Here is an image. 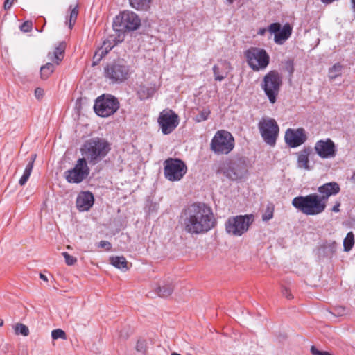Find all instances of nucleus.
Instances as JSON below:
<instances>
[{
	"label": "nucleus",
	"mask_w": 355,
	"mask_h": 355,
	"mask_svg": "<svg viewBox=\"0 0 355 355\" xmlns=\"http://www.w3.org/2000/svg\"><path fill=\"white\" fill-rule=\"evenodd\" d=\"M182 221L184 231L191 234L207 233L216 223L211 207L204 202L188 205L182 212Z\"/></svg>",
	"instance_id": "nucleus-1"
},
{
	"label": "nucleus",
	"mask_w": 355,
	"mask_h": 355,
	"mask_svg": "<svg viewBox=\"0 0 355 355\" xmlns=\"http://www.w3.org/2000/svg\"><path fill=\"white\" fill-rule=\"evenodd\" d=\"M110 150V144L103 138H92L85 141L80 148L83 155L82 159H85L91 166H94L103 160Z\"/></svg>",
	"instance_id": "nucleus-2"
},
{
	"label": "nucleus",
	"mask_w": 355,
	"mask_h": 355,
	"mask_svg": "<svg viewBox=\"0 0 355 355\" xmlns=\"http://www.w3.org/2000/svg\"><path fill=\"white\" fill-rule=\"evenodd\" d=\"M131 73V66L127 60L121 58L107 62L103 72L105 80L112 85L125 82L130 78Z\"/></svg>",
	"instance_id": "nucleus-3"
},
{
	"label": "nucleus",
	"mask_w": 355,
	"mask_h": 355,
	"mask_svg": "<svg viewBox=\"0 0 355 355\" xmlns=\"http://www.w3.org/2000/svg\"><path fill=\"white\" fill-rule=\"evenodd\" d=\"M292 205L306 216H316L324 211L327 205L316 193L295 197Z\"/></svg>",
	"instance_id": "nucleus-4"
},
{
	"label": "nucleus",
	"mask_w": 355,
	"mask_h": 355,
	"mask_svg": "<svg viewBox=\"0 0 355 355\" xmlns=\"http://www.w3.org/2000/svg\"><path fill=\"white\" fill-rule=\"evenodd\" d=\"M140 25L141 20L139 16L129 10L121 12L116 16L113 21L114 29L121 34V37H123V33L135 31L139 28Z\"/></svg>",
	"instance_id": "nucleus-5"
},
{
	"label": "nucleus",
	"mask_w": 355,
	"mask_h": 355,
	"mask_svg": "<svg viewBox=\"0 0 355 355\" xmlns=\"http://www.w3.org/2000/svg\"><path fill=\"white\" fill-rule=\"evenodd\" d=\"M234 147L232 135L224 130H218L210 144V149L217 155H227Z\"/></svg>",
	"instance_id": "nucleus-6"
},
{
	"label": "nucleus",
	"mask_w": 355,
	"mask_h": 355,
	"mask_svg": "<svg viewBox=\"0 0 355 355\" xmlns=\"http://www.w3.org/2000/svg\"><path fill=\"white\" fill-rule=\"evenodd\" d=\"M282 85V77L275 70L269 71L263 77L261 87L271 103L276 102Z\"/></svg>",
	"instance_id": "nucleus-7"
},
{
	"label": "nucleus",
	"mask_w": 355,
	"mask_h": 355,
	"mask_svg": "<svg viewBox=\"0 0 355 355\" xmlns=\"http://www.w3.org/2000/svg\"><path fill=\"white\" fill-rule=\"evenodd\" d=\"M247 62L254 71L265 69L270 62V56L263 49L250 47L245 52Z\"/></svg>",
	"instance_id": "nucleus-8"
},
{
	"label": "nucleus",
	"mask_w": 355,
	"mask_h": 355,
	"mask_svg": "<svg viewBox=\"0 0 355 355\" xmlns=\"http://www.w3.org/2000/svg\"><path fill=\"white\" fill-rule=\"evenodd\" d=\"M119 108L118 99L110 94H103L98 97L94 105L97 115L107 117L114 114Z\"/></svg>",
	"instance_id": "nucleus-9"
},
{
	"label": "nucleus",
	"mask_w": 355,
	"mask_h": 355,
	"mask_svg": "<svg viewBox=\"0 0 355 355\" xmlns=\"http://www.w3.org/2000/svg\"><path fill=\"white\" fill-rule=\"evenodd\" d=\"M252 221V215L230 217L225 222V230L230 235L240 236L248 231Z\"/></svg>",
	"instance_id": "nucleus-10"
},
{
	"label": "nucleus",
	"mask_w": 355,
	"mask_h": 355,
	"mask_svg": "<svg viewBox=\"0 0 355 355\" xmlns=\"http://www.w3.org/2000/svg\"><path fill=\"white\" fill-rule=\"evenodd\" d=\"M185 163L178 158H168L164 162V175L171 182L180 180L187 173Z\"/></svg>",
	"instance_id": "nucleus-11"
},
{
	"label": "nucleus",
	"mask_w": 355,
	"mask_h": 355,
	"mask_svg": "<svg viewBox=\"0 0 355 355\" xmlns=\"http://www.w3.org/2000/svg\"><path fill=\"white\" fill-rule=\"evenodd\" d=\"M258 128L263 141L274 146L279 131L276 121L272 118L263 117L258 123Z\"/></svg>",
	"instance_id": "nucleus-12"
},
{
	"label": "nucleus",
	"mask_w": 355,
	"mask_h": 355,
	"mask_svg": "<svg viewBox=\"0 0 355 355\" xmlns=\"http://www.w3.org/2000/svg\"><path fill=\"white\" fill-rule=\"evenodd\" d=\"M218 172H221L228 179L238 180L243 178L246 173L245 162L241 159L229 160L223 163Z\"/></svg>",
	"instance_id": "nucleus-13"
},
{
	"label": "nucleus",
	"mask_w": 355,
	"mask_h": 355,
	"mask_svg": "<svg viewBox=\"0 0 355 355\" xmlns=\"http://www.w3.org/2000/svg\"><path fill=\"white\" fill-rule=\"evenodd\" d=\"M90 169L87 162L85 161V159L79 158L75 166L64 173V176L68 182L78 184L87 178Z\"/></svg>",
	"instance_id": "nucleus-14"
},
{
	"label": "nucleus",
	"mask_w": 355,
	"mask_h": 355,
	"mask_svg": "<svg viewBox=\"0 0 355 355\" xmlns=\"http://www.w3.org/2000/svg\"><path fill=\"white\" fill-rule=\"evenodd\" d=\"M158 123L163 134L168 135L178 125V116L171 110H163L159 116Z\"/></svg>",
	"instance_id": "nucleus-15"
},
{
	"label": "nucleus",
	"mask_w": 355,
	"mask_h": 355,
	"mask_svg": "<svg viewBox=\"0 0 355 355\" xmlns=\"http://www.w3.org/2000/svg\"><path fill=\"white\" fill-rule=\"evenodd\" d=\"M314 150L322 159L334 157L336 154V146L331 139L318 141L315 144Z\"/></svg>",
	"instance_id": "nucleus-16"
},
{
	"label": "nucleus",
	"mask_w": 355,
	"mask_h": 355,
	"mask_svg": "<svg viewBox=\"0 0 355 355\" xmlns=\"http://www.w3.org/2000/svg\"><path fill=\"white\" fill-rule=\"evenodd\" d=\"M284 138L286 143L291 148H295L303 144L307 139L306 132L302 128L288 129L286 131Z\"/></svg>",
	"instance_id": "nucleus-17"
},
{
	"label": "nucleus",
	"mask_w": 355,
	"mask_h": 355,
	"mask_svg": "<svg viewBox=\"0 0 355 355\" xmlns=\"http://www.w3.org/2000/svg\"><path fill=\"white\" fill-rule=\"evenodd\" d=\"M340 188L337 182H331L325 183L318 188V196L327 205L328 199L331 196H335L340 192Z\"/></svg>",
	"instance_id": "nucleus-18"
},
{
	"label": "nucleus",
	"mask_w": 355,
	"mask_h": 355,
	"mask_svg": "<svg viewBox=\"0 0 355 355\" xmlns=\"http://www.w3.org/2000/svg\"><path fill=\"white\" fill-rule=\"evenodd\" d=\"M94 198L89 191L80 192L76 198V207L80 211H88L94 205Z\"/></svg>",
	"instance_id": "nucleus-19"
},
{
	"label": "nucleus",
	"mask_w": 355,
	"mask_h": 355,
	"mask_svg": "<svg viewBox=\"0 0 355 355\" xmlns=\"http://www.w3.org/2000/svg\"><path fill=\"white\" fill-rule=\"evenodd\" d=\"M312 153L311 147H304L297 153V166L305 170H311L309 166V156Z\"/></svg>",
	"instance_id": "nucleus-20"
},
{
	"label": "nucleus",
	"mask_w": 355,
	"mask_h": 355,
	"mask_svg": "<svg viewBox=\"0 0 355 355\" xmlns=\"http://www.w3.org/2000/svg\"><path fill=\"white\" fill-rule=\"evenodd\" d=\"M65 49V42H62L59 43L53 52H49L47 55L49 60L52 61L55 65H58L64 58Z\"/></svg>",
	"instance_id": "nucleus-21"
},
{
	"label": "nucleus",
	"mask_w": 355,
	"mask_h": 355,
	"mask_svg": "<svg viewBox=\"0 0 355 355\" xmlns=\"http://www.w3.org/2000/svg\"><path fill=\"white\" fill-rule=\"evenodd\" d=\"M173 289L174 285L171 281H164L155 288V293L160 297H167L172 294Z\"/></svg>",
	"instance_id": "nucleus-22"
},
{
	"label": "nucleus",
	"mask_w": 355,
	"mask_h": 355,
	"mask_svg": "<svg viewBox=\"0 0 355 355\" xmlns=\"http://www.w3.org/2000/svg\"><path fill=\"white\" fill-rule=\"evenodd\" d=\"M291 33L292 28L288 24H286L279 31V33H276L274 40L275 43L278 44H283L284 42L289 38Z\"/></svg>",
	"instance_id": "nucleus-23"
},
{
	"label": "nucleus",
	"mask_w": 355,
	"mask_h": 355,
	"mask_svg": "<svg viewBox=\"0 0 355 355\" xmlns=\"http://www.w3.org/2000/svg\"><path fill=\"white\" fill-rule=\"evenodd\" d=\"M157 91L155 85H141L137 91V95L141 100L153 96Z\"/></svg>",
	"instance_id": "nucleus-24"
},
{
	"label": "nucleus",
	"mask_w": 355,
	"mask_h": 355,
	"mask_svg": "<svg viewBox=\"0 0 355 355\" xmlns=\"http://www.w3.org/2000/svg\"><path fill=\"white\" fill-rule=\"evenodd\" d=\"M36 157H37L36 154H33L31 155L30 160L25 168L24 173H23L22 176L21 177V178L19 179V184L21 186H24L27 182L29 177L31 174V172H32V170L33 168V164L35 161Z\"/></svg>",
	"instance_id": "nucleus-25"
},
{
	"label": "nucleus",
	"mask_w": 355,
	"mask_h": 355,
	"mask_svg": "<svg viewBox=\"0 0 355 355\" xmlns=\"http://www.w3.org/2000/svg\"><path fill=\"white\" fill-rule=\"evenodd\" d=\"M123 40V37L121 34L118 33L117 35H110L103 43L102 47L109 52L114 46Z\"/></svg>",
	"instance_id": "nucleus-26"
},
{
	"label": "nucleus",
	"mask_w": 355,
	"mask_h": 355,
	"mask_svg": "<svg viewBox=\"0 0 355 355\" xmlns=\"http://www.w3.org/2000/svg\"><path fill=\"white\" fill-rule=\"evenodd\" d=\"M110 261L111 264L120 270L125 271L128 269V261L123 256L111 257L110 258Z\"/></svg>",
	"instance_id": "nucleus-27"
},
{
	"label": "nucleus",
	"mask_w": 355,
	"mask_h": 355,
	"mask_svg": "<svg viewBox=\"0 0 355 355\" xmlns=\"http://www.w3.org/2000/svg\"><path fill=\"white\" fill-rule=\"evenodd\" d=\"M132 8L137 10H147L150 6L152 0H129Z\"/></svg>",
	"instance_id": "nucleus-28"
},
{
	"label": "nucleus",
	"mask_w": 355,
	"mask_h": 355,
	"mask_svg": "<svg viewBox=\"0 0 355 355\" xmlns=\"http://www.w3.org/2000/svg\"><path fill=\"white\" fill-rule=\"evenodd\" d=\"M54 63L48 62L45 65H43L40 68V76L42 79H47L55 70Z\"/></svg>",
	"instance_id": "nucleus-29"
},
{
	"label": "nucleus",
	"mask_w": 355,
	"mask_h": 355,
	"mask_svg": "<svg viewBox=\"0 0 355 355\" xmlns=\"http://www.w3.org/2000/svg\"><path fill=\"white\" fill-rule=\"evenodd\" d=\"M69 10L70 12V14L69 19H67L66 23H69V28H72V27L76 23L78 15V4H76L74 6L71 5L69 8Z\"/></svg>",
	"instance_id": "nucleus-30"
},
{
	"label": "nucleus",
	"mask_w": 355,
	"mask_h": 355,
	"mask_svg": "<svg viewBox=\"0 0 355 355\" xmlns=\"http://www.w3.org/2000/svg\"><path fill=\"white\" fill-rule=\"evenodd\" d=\"M343 66L340 63L335 64L329 70V78L334 80L340 76L342 73Z\"/></svg>",
	"instance_id": "nucleus-31"
},
{
	"label": "nucleus",
	"mask_w": 355,
	"mask_h": 355,
	"mask_svg": "<svg viewBox=\"0 0 355 355\" xmlns=\"http://www.w3.org/2000/svg\"><path fill=\"white\" fill-rule=\"evenodd\" d=\"M354 244V235L352 232L347 233L346 237L343 241L344 250L346 252L349 251Z\"/></svg>",
	"instance_id": "nucleus-32"
},
{
	"label": "nucleus",
	"mask_w": 355,
	"mask_h": 355,
	"mask_svg": "<svg viewBox=\"0 0 355 355\" xmlns=\"http://www.w3.org/2000/svg\"><path fill=\"white\" fill-rule=\"evenodd\" d=\"M274 205L272 203L268 204L265 212L262 215V220L263 221H268L272 218L274 214Z\"/></svg>",
	"instance_id": "nucleus-33"
},
{
	"label": "nucleus",
	"mask_w": 355,
	"mask_h": 355,
	"mask_svg": "<svg viewBox=\"0 0 355 355\" xmlns=\"http://www.w3.org/2000/svg\"><path fill=\"white\" fill-rule=\"evenodd\" d=\"M108 53L107 50H105L103 47L101 46L99 47L95 52L93 60H94V64H96V63L99 62L102 58L105 56Z\"/></svg>",
	"instance_id": "nucleus-34"
},
{
	"label": "nucleus",
	"mask_w": 355,
	"mask_h": 355,
	"mask_svg": "<svg viewBox=\"0 0 355 355\" xmlns=\"http://www.w3.org/2000/svg\"><path fill=\"white\" fill-rule=\"evenodd\" d=\"M15 331L16 334H21L24 336H28L29 334L28 328L21 323H18L15 325Z\"/></svg>",
	"instance_id": "nucleus-35"
},
{
	"label": "nucleus",
	"mask_w": 355,
	"mask_h": 355,
	"mask_svg": "<svg viewBox=\"0 0 355 355\" xmlns=\"http://www.w3.org/2000/svg\"><path fill=\"white\" fill-rule=\"evenodd\" d=\"M213 73L214 76V79L217 81L223 80L227 76V73H221L218 66L214 65L213 67Z\"/></svg>",
	"instance_id": "nucleus-36"
},
{
	"label": "nucleus",
	"mask_w": 355,
	"mask_h": 355,
	"mask_svg": "<svg viewBox=\"0 0 355 355\" xmlns=\"http://www.w3.org/2000/svg\"><path fill=\"white\" fill-rule=\"evenodd\" d=\"M209 114L210 110L209 109H204L196 116L195 120L198 123L205 121L208 119Z\"/></svg>",
	"instance_id": "nucleus-37"
},
{
	"label": "nucleus",
	"mask_w": 355,
	"mask_h": 355,
	"mask_svg": "<svg viewBox=\"0 0 355 355\" xmlns=\"http://www.w3.org/2000/svg\"><path fill=\"white\" fill-rule=\"evenodd\" d=\"M51 336L53 340H57L59 338L61 339H67L66 333L61 329H54L51 332Z\"/></svg>",
	"instance_id": "nucleus-38"
},
{
	"label": "nucleus",
	"mask_w": 355,
	"mask_h": 355,
	"mask_svg": "<svg viewBox=\"0 0 355 355\" xmlns=\"http://www.w3.org/2000/svg\"><path fill=\"white\" fill-rule=\"evenodd\" d=\"M62 255L65 259L66 263L68 266H73L77 261V259L76 257L70 255L69 253H67L66 252H62Z\"/></svg>",
	"instance_id": "nucleus-39"
},
{
	"label": "nucleus",
	"mask_w": 355,
	"mask_h": 355,
	"mask_svg": "<svg viewBox=\"0 0 355 355\" xmlns=\"http://www.w3.org/2000/svg\"><path fill=\"white\" fill-rule=\"evenodd\" d=\"M33 27V23L31 21H26L24 22L21 26L20 30L23 32L27 33L31 31Z\"/></svg>",
	"instance_id": "nucleus-40"
},
{
	"label": "nucleus",
	"mask_w": 355,
	"mask_h": 355,
	"mask_svg": "<svg viewBox=\"0 0 355 355\" xmlns=\"http://www.w3.org/2000/svg\"><path fill=\"white\" fill-rule=\"evenodd\" d=\"M280 30L281 25L279 23H272L268 27V31L270 33H274L275 35L276 34V33H279Z\"/></svg>",
	"instance_id": "nucleus-41"
},
{
	"label": "nucleus",
	"mask_w": 355,
	"mask_h": 355,
	"mask_svg": "<svg viewBox=\"0 0 355 355\" xmlns=\"http://www.w3.org/2000/svg\"><path fill=\"white\" fill-rule=\"evenodd\" d=\"M311 352L313 355H332L328 352L319 350L313 345L311 347Z\"/></svg>",
	"instance_id": "nucleus-42"
},
{
	"label": "nucleus",
	"mask_w": 355,
	"mask_h": 355,
	"mask_svg": "<svg viewBox=\"0 0 355 355\" xmlns=\"http://www.w3.org/2000/svg\"><path fill=\"white\" fill-rule=\"evenodd\" d=\"M98 246L99 248H105L106 250H107V251L110 250V249L112 248L111 243L107 241H100Z\"/></svg>",
	"instance_id": "nucleus-43"
},
{
	"label": "nucleus",
	"mask_w": 355,
	"mask_h": 355,
	"mask_svg": "<svg viewBox=\"0 0 355 355\" xmlns=\"http://www.w3.org/2000/svg\"><path fill=\"white\" fill-rule=\"evenodd\" d=\"M282 293L287 299H292L293 298V295H292L291 291L286 287H283L282 288Z\"/></svg>",
	"instance_id": "nucleus-44"
},
{
	"label": "nucleus",
	"mask_w": 355,
	"mask_h": 355,
	"mask_svg": "<svg viewBox=\"0 0 355 355\" xmlns=\"http://www.w3.org/2000/svg\"><path fill=\"white\" fill-rule=\"evenodd\" d=\"M44 94V89L42 88L37 87L35 90V96L37 99H40L43 97Z\"/></svg>",
	"instance_id": "nucleus-45"
},
{
	"label": "nucleus",
	"mask_w": 355,
	"mask_h": 355,
	"mask_svg": "<svg viewBox=\"0 0 355 355\" xmlns=\"http://www.w3.org/2000/svg\"><path fill=\"white\" fill-rule=\"evenodd\" d=\"M14 1L15 0H6L3 4V8L5 10H9L12 7Z\"/></svg>",
	"instance_id": "nucleus-46"
},
{
	"label": "nucleus",
	"mask_w": 355,
	"mask_h": 355,
	"mask_svg": "<svg viewBox=\"0 0 355 355\" xmlns=\"http://www.w3.org/2000/svg\"><path fill=\"white\" fill-rule=\"evenodd\" d=\"M9 351V345L6 343L2 344L0 346V353H7Z\"/></svg>",
	"instance_id": "nucleus-47"
},
{
	"label": "nucleus",
	"mask_w": 355,
	"mask_h": 355,
	"mask_svg": "<svg viewBox=\"0 0 355 355\" xmlns=\"http://www.w3.org/2000/svg\"><path fill=\"white\" fill-rule=\"evenodd\" d=\"M137 350L139 352H143L144 349V343L143 341H138L137 343Z\"/></svg>",
	"instance_id": "nucleus-48"
},
{
	"label": "nucleus",
	"mask_w": 355,
	"mask_h": 355,
	"mask_svg": "<svg viewBox=\"0 0 355 355\" xmlns=\"http://www.w3.org/2000/svg\"><path fill=\"white\" fill-rule=\"evenodd\" d=\"M287 69L291 74H292L293 73L294 68H293V62L291 61L288 62Z\"/></svg>",
	"instance_id": "nucleus-49"
},
{
	"label": "nucleus",
	"mask_w": 355,
	"mask_h": 355,
	"mask_svg": "<svg viewBox=\"0 0 355 355\" xmlns=\"http://www.w3.org/2000/svg\"><path fill=\"white\" fill-rule=\"evenodd\" d=\"M339 207H340V203H338L337 205H334L331 209L332 211L338 212L340 211Z\"/></svg>",
	"instance_id": "nucleus-50"
},
{
	"label": "nucleus",
	"mask_w": 355,
	"mask_h": 355,
	"mask_svg": "<svg viewBox=\"0 0 355 355\" xmlns=\"http://www.w3.org/2000/svg\"><path fill=\"white\" fill-rule=\"evenodd\" d=\"M352 3V10L354 13H355V0H351Z\"/></svg>",
	"instance_id": "nucleus-51"
},
{
	"label": "nucleus",
	"mask_w": 355,
	"mask_h": 355,
	"mask_svg": "<svg viewBox=\"0 0 355 355\" xmlns=\"http://www.w3.org/2000/svg\"><path fill=\"white\" fill-rule=\"evenodd\" d=\"M40 279H43L44 281H46V282L48 281L47 277L42 273L40 274Z\"/></svg>",
	"instance_id": "nucleus-52"
},
{
	"label": "nucleus",
	"mask_w": 355,
	"mask_h": 355,
	"mask_svg": "<svg viewBox=\"0 0 355 355\" xmlns=\"http://www.w3.org/2000/svg\"><path fill=\"white\" fill-rule=\"evenodd\" d=\"M266 33V29L265 28H262V29H260L258 32V34H259L260 35H263Z\"/></svg>",
	"instance_id": "nucleus-53"
},
{
	"label": "nucleus",
	"mask_w": 355,
	"mask_h": 355,
	"mask_svg": "<svg viewBox=\"0 0 355 355\" xmlns=\"http://www.w3.org/2000/svg\"><path fill=\"white\" fill-rule=\"evenodd\" d=\"M3 324V320L0 319V327H2Z\"/></svg>",
	"instance_id": "nucleus-54"
},
{
	"label": "nucleus",
	"mask_w": 355,
	"mask_h": 355,
	"mask_svg": "<svg viewBox=\"0 0 355 355\" xmlns=\"http://www.w3.org/2000/svg\"><path fill=\"white\" fill-rule=\"evenodd\" d=\"M228 1L229 3H232L234 0H227Z\"/></svg>",
	"instance_id": "nucleus-55"
},
{
	"label": "nucleus",
	"mask_w": 355,
	"mask_h": 355,
	"mask_svg": "<svg viewBox=\"0 0 355 355\" xmlns=\"http://www.w3.org/2000/svg\"><path fill=\"white\" fill-rule=\"evenodd\" d=\"M171 355H181V354H180L177 353V352H173V353L171 354Z\"/></svg>",
	"instance_id": "nucleus-56"
}]
</instances>
